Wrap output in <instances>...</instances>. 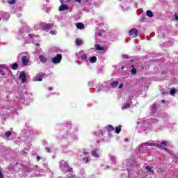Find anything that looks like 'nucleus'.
<instances>
[{
  "label": "nucleus",
  "mask_w": 178,
  "mask_h": 178,
  "mask_svg": "<svg viewBox=\"0 0 178 178\" xmlns=\"http://www.w3.org/2000/svg\"><path fill=\"white\" fill-rule=\"evenodd\" d=\"M17 1V0H8V3H9V5H15V3H16Z\"/></svg>",
  "instance_id": "c85d7f7f"
},
{
  "label": "nucleus",
  "mask_w": 178,
  "mask_h": 178,
  "mask_svg": "<svg viewBox=\"0 0 178 178\" xmlns=\"http://www.w3.org/2000/svg\"><path fill=\"white\" fill-rule=\"evenodd\" d=\"M19 55L22 56L21 59L22 63L24 65V66H27L29 63H30V55L26 54V53H22Z\"/></svg>",
  "instance_id": "20e7f679"
},
{
  "label": "nucleus",
  "mask_w": 178,
  "mask_h": 178,
  "mask_svg": "<svg viewBox=\"0 0 178 178\" xmlns=\"http://www.w3.org/2000/svg\"><path fill=\"white\" fill-rule=\"evenodd\" d=\"M0 178H5V177H3V174H2V170H0Z\"/></svg>",
  "instance_id": "58836bf2"
},
{
  "label": "nucleus",
  "mask_w": 178,
  "mask_h": 178,
  "mask_svg": "<svg viewBox=\"0 0 178 178\" xmlns=\"http://www.w3.org/2000/svg\"><path fill=\"white\" fill-rule=\"evenodd\" d=\"M41 159V157L40 156H37V161H40Z\"/></svg>",
  "instance_id": "37998d69"
},
{
  "label": "nucleus",
  "mask_w": 178,
  "mask_h": 178,
  "mask_svg": "<svg viewBox=\"0 0 178 178\" xmlns=\"http://www.w3.org/2000/svg\"><path fill=\"white\" fill-rule=\"evenodd\" d=\"M62 60V54H57L56 57H53L51 58V63H54V65H58V63H60Z\"/></svg>",
  "instance_id": "39448f33"
},
{
  "label": "nucleus",
  "mask_w": 178,
  "mask_h": 178,
  "mask_svg": "<svg viewBox=\"0 0 178 178\" xmlns=\"http://www.w3.org/2000/svg\"><path fill=\"white\" fill-rule=\"evenodd\" d=\"M2 17L3 19H5L6 20H8L10 16L9 15V13H2Z\"/></svg>",
  "instance_id": "6ab92c4d"
},
{
  "label": "nucleus",
  "mask_w": 178,
  "mask_h": 178,
  "mask_svg": "<svg viewBox=\"0 0 178 178\" xmlns=\"http://www.w3.org/2000/svg\"><path fill=\"white\" fill-rule=\"evenodd\" d=\"M132 163H133V161H131V160H129L127 161V168H129V166H130V165H131Z\"/></svg>",
  "instance_id": "f704fd0d"
},
{
  "label": "nucleus",
  "mask_w": 178,
  "mask_h": 178,
  "mask_svg": "<svg viewBox=\"0 0 178 178\" xmlns=\"http://www.w3.org/2000/svg\"><path fill=\"white\" fill-rule=\"evenodd\" d=\"M76 27L78 28L79 30H83L84 29V24L83 23H76Z\"/></svg>",
  "instance_id": "f3484780"
},
{
  "label": "nucleus",
  "mask_w": 178,
  "mask_h": 178,
  "mask_svg": "<svg viewBox=\"0 0 178 178\" xmlns=\"http://www.w3.org/2000/svg\"><path fill=\"white\" fill-rule=\"evenodd\" d=\"M95 47L96 48L97 51H104V49H105V48L102 47L99 44H96Z\"/></svg>",
  "instance_id": "5701e85b"
},
{
  "label": "nucleus",
  "mask_w": 178,
  "mask_h": 178,
  "mask_svg": "<svg viewBox=\"0 0 178 178\" xmlns=\"http://www.w3.org/2000/svg\"><path fill=\"white\" fill-rule=\"evenodd\" d=\"M175 19L177 22L178 21V15L177 14L175 15Z\"/></svg>",
  "instance_id": "ea45409f"
},
{
  "label": "nucleus",
  "mask_w": 178,
  "mask_h": 178,
  "mask_svg": "<svg viewBox=\"0 0 178 178\" xmlns=\"http://www.w3.org/2000/svg\"><path fill=\"white\" fill-rule=\"evenodd\" d=\"M96 140H97V143L99 144L102 140H104V135L102 134H99L96 135Z\"/></svg>",
  "instance_id": "9b49d317"
},
{
  "label": "nucleus",
  "mask_w": 178,
  "mask_h": 178,
  "mask_svg": "<svg viewBox=\"0 0 178 178\" xmlns=\"http://www.w3.org/2000/svg\"><path fill=\"white\" fill-rule=\"evenodd\" d=\"M106 129H107L108 131H113V130H115V128L113 127H112V125H108L106 127Z\"/></svg>",
  "instance_id": "a878e982"
},
{
  "label": "nucleus",
  "mask_w": 178,
  "mask_h": 178,
  "mask_svg": "<svg viewBox=\"0 0 178 178\" xmlns=\"http://www.w3.org/2000/svg\"><path fill=\"white\" fill-rule=\"evenodd\" d=\"M54 88H49V90L51 91Z\"/></svg>",
  "instance_id": "de8ad7c7"
},
{
  "label": "nucleus",
  "mask_w": 178,
  "mask_h": 178,
  "mask_svg": "<svg viewBox=\"0 0 178 178\" xmlns=\"http://www.w3.org/2000/svg\"><path fill=\"white\" fill-rule=\"evenodd\" d=\"M44 76H45V74H38L35 76L34 78V81H42V79H44Z\"/></svg>",
  "instance_id": "f8f14e48"
},
{
  "label": "nucleus",
  "mask_w": 178,
  "mask_h": 178,
  "mask_svg": "<svg viewBox=\"0 0 178 178\" xmlns=\"http://www.w3.org/2000/svg\"><path fill=\"white\" fill-rule=\"evenodd\" d=\"M42 29V30H51V29H52V24H47L45 26H44Z\"/></svg>",
  "instance_id": "dca6fc26"
},
{
  "label": "nucleus",
  "mask_w": 178,
  "mask_h": 178,
  "mask_svg": "<svg viewBox=\"0 0 178 178\" xmlns=\"http://www.w3.org/2000/svg\"><path fill=\"white\" fill-rule=\"evenodd\" d=\"M91 156L92 158H95V159H99L101 158L102 154H101V148L99 147H96L93 149L91 150L90 152Z\"/></svg>",
  "instance_id": "7ed1b4c3"
},
{
  "label": "nucleus",
  "mask_w": 178,
  "mask_h": 178,
  "mask_svg": "<svg viewBox=\"0 0 178 178\" xmlns=\"http://www.w3.org/2000/svg\"><path fill=\"white\" fill-rule=\"evenodd\" d=\"M67 177L68 178H76V176L74 175H72V174H69Z\"/></svg>",
  "instance_id": "c9c22d12"
},
{
  "label": "nucleus",
  "mask_w": 178,
  "mask_h": 178,
  "mask_svg": "<svg viewBox=\"0 0 178 178\" xmlns=\"http://www.w3.org/2000/svg\"><path fill=\"white\" fill-rule=\"evenodd\" d=\"M61 6L59 7L60 12H63V10H67L69 6L66 4H63V0H60Z\"/></svg>",
  "instance_id": "0eeeda50"
},
{
  "label": "nucleus",
  "mask_w": 178,
  "mask_h": 178,
  "mask_svg": "<svg viewBox=\"0 0 178 178\" xmlns=\"http://www.w3.org/2000/svg\"><path fill=\"white\" fill-rule=\"evenodd\" d=\"M124 69V67H122V70H123Z\"/></svg>",
  "instance_id": "603ef678"
},
{
  "label": "nucleus",
  "mask_w": 178,
  "mask_h": 178,
  "mask_svg": "<svg viewBox=\"0 0 178 178\" xmlns=\"http://www.w3.org/2000/svg\"><path fill=\"white\" fill-rule=\"evenodd\" d=\"M162 102H165V100H162Z\"/></svg>",
  "instance_id": "6e6d98bb"
},
{
  "label": "nucleus",
  "mask_w": 178,
  "mask_h": 178,
  "mask_svg": "<svg viewBox=\"0 0 178 178\" xmlns=\"http://www.w3.org/2000/svg\"><path fill=\"white\" fill-rule=\"evenodd\" d=\"M110 159L111 161H113V162H115V161L116 160V158L114 156L111 155L110 156Z\"/></svg>",
  "instance_id": "473e14b6"
},
{
  "label": "nucleus",
  "mask_w": 178,
  "mask_h": 178,
  "mask_svg": "<svg viewBox=\"0 0 178 178\" xmlns=\"http://www.w3.org/2000/svg\"><path fill=\"white\" fill-rule=\"evenodd\" d=\"M138 34V31L136 29H132L129 31V35L131 37H137V35Z\"/></svg>",
  "instance_id": "1a4fd4ad"
},
{
  "label": "nucleus",
  "mask_w": 178,
  "mask_h": 178,
  "mask_svg": "<svg viewBox=\"0 0 178 178\" xmlns=\"http://www.w3.org/2000/svg\"><path fill=\"white\" fill-rule=\"evenodd\" d=\"M97 62V58L95 56H92L90 58V63H95Z\"/></svg>",
  "instance_id": "393cba45"
},
{
  "label": "nucleus",
  "mask_w": 178,
  "mask_h": 178,
  "mask_svg": "<svg viewBox=\"0 0 178 178\" xmlns=\"http://www.w3.org/2000/svg\"><path fill=\"white\" fill-rule=\"evenodd\" d=\"M127 170H128V172H129V170H130V168H127Z\"/></svg>",
  "instance_id": "5fc2aeb1"
},
{
  "label": "nucleus",
  "mask_w": 178,
  "mask_h": 178,
  "mask_svg": "<svg viewBox=\"0 0 178 178\" xmlns=\"http://www.w3.org/2000/svg\"><path fill=\"white\" fill-rule=\"evenodd\" d=\"M146 15H147L148 17H152V16H154V13H152V11L148 10H147V12H146Z\"/></svg>",
  "instance_id": "412c9836"
},
{
  "label": "nucleus",
  "mask_w": 178,
  "mask_h": 178,
  "mask_svg": "<svg viewBox=\"0 0 178 178\" xmlns=\"http://www.w3.org/2000/svg\"><path fill=\"white\" fill-rule=\"evenodd\" d=\"M75 2H77L78 3H81V0H74Z\"/></svg>",
  "instance_id": "a19ab883"
},
{
  "label": "nucleus",
  "mask_w": 178,
  "mask_h": 178,
  "mask_svg": "<svg viewBox=\"0 0 178 178\" xmlns=\"http://www.w3.org/2000/svg\"><path fill=\"white\" fill-rule=\"evenodd\" d=\"M111 86L113 88H115L119 86V82H118V81H114L111 83Z\"/></svg>",
  "instance_id": "b1692460"
},
{
  "label": "nucleus",
  "mask_w": 178,
  "mask_h": 178,
  "mask_svg": "<svg viewBox=\"0 0 178 178\" xmlns=\"http://www.w3.org/2000/svg\"><path fill=\"white\" fill-rule=\"evenodd\" d=\"M29 38L31 39V38H33V35L32 34H29Z\"/></svg>",
  "instance_id": "c03bdc74"
},
{
  "label": "nucleus",
  "mask_w": 178,
  "mask_h": 178,
  "mask_svg": "<svg viewBox=\"0 0 178 178\" xmlns=\"http://www.w3.org/2000/svg\"><path fill=\"white\" fill-rule=\"evenodd\" d=\"M38 46H40V44H39V43H37V44H36V47H38Z\"/></svg>",
  "instance_id": "8fccbe9b"
},
{
  "label": "nucleus",
  "mask_w": 178,
  "mask_h": 178,
  "mask_svg": "<svg viewBox=\"0 0 178 178\" xmlns=\"http://www.w3.org/2000/svg\"><path fill=\"white\" fill-rule=\"evenodd\" d=\"M19 80H22V83H26V81L27 80V76L26 75V73H24V72H22L19 74Z\"/></svg>",
  "instance_id": "6e6552de"
},
{
  "label": "nucleus",
  "mask_w": 178,
  "mask_h": 178,
  "mask_svg": "<svg viewBox=\"0 0 178 178\" xmlns=\"http://www.w3.org/2000/svg\"><path fill=\"white\" fill-rule=\"evenodd\" d=\"M5 76V72L0 70V81L1 80H2V79H3Z\"/></svg>",
  "instance_id": "cd10ccee"
},
{
  "label": "nucleus",
  "mask_w": 178,
  "mask_h": 178,
  "mask_svg": "<svg viewBox=\"0 0 178 178\" xmlns=\"http://www.w3.org/2000/svg\"><path fill=\"white\" fill-rule=\"evenodd\" d=\"M106 168H107V169H109V166L107 165Z\"/></svg>",
  "instance_id": "3c124183"
},
{
  "label": "nucleus",
  "mask_w": 178,
  "mask_h": 178,
  "mask_svg": "<svg viewBox=\"0 0 178 178\" xmlns=\"http://www.w3.org/2000/svg\"><path fill=\"white\" fill-rule=\"evenodd\" d=\"M79 155L83 156V155H85V156H87V155H90V152L87 149H81L79 151Z\"/></svg>",
  "instance_id": "ddd939ff"
},
{
  "label": "nucleus",
  "mask_w": 178,
  "mask_h": 178,
  "mask_svg": "<svg viewBox=\"0 0 178 178\" xmlns=\"http://www.w3.org/2000/svg\"><path fill=\"white\" fill-rule=\"evenodd\" d=\"M131 74H136V71L135 68H132L131 70Z\"/></svg>",
  "instance_id": "72a5a7b5"
},
{
  "label": "nucleus",
  "mask_w": 178,
  "mask_h": 178,
  "mask_svg": "<svg viewBox=\"0 0 178 178\" xmlns=\"http://www.w3.org/2000/svg\"><path fill=\"white\" fill-rule=\"evenodd\" d=\"M154 108H155V106H152V109H154Z\"/></svg>",
  "instance_id": "09e8293b"
},
{
  "label": "nucleus",
  "mask_w": 178,
  "mask_h": 178,
  "mask_svg": "<svg viewBox=\"0 0 178 178\" xmlns=\"http://www.w3.org/2000/svg\"><path fill=\"white\" fill-rule=\"evenodd\" d=\"M123 88V84H120V86H119V88Z\"/></svg>",
  "instance_id": "a18cd8bd"
},
{
  "label": "nucleus",
  "mask_w": 178,
  "mask_h": 178,
  "mask_svg": "<svg viewBox=\"0 0 178 178\" xmlns=\"http://www.w3.org/2000/svg\"><path fill=\"white\" fill-rule=\"evenodd\" d=\"M150 146V147H159V148H163L164 149H167L168 147H169V142L167 141H163L161 143V145H156L155 143H145L143 144L140 146V149L144 148V147Z\"/></svg>",
  "instance_id": "f257e3e1"
},
{
  "label": "nucleus",
  "mask_w": 178,
  "mask_h": 178,
  "mask_svg": "<svg viewBox=\"0 0 178 178\" xmlns=\"http://www.w3.org/2000/svg\"><path fill=\"white\" fill-rule=\"evenodd\" d=\"M39 60H40V62L42 63H47V62H48L47 57H45V56H44L42 54L39 56Z\"/></svg>",
  "instance_id": "4468645a"
},
{
  "label": "nucleus",
  "mask_w": 178,
  "mask_h": 178,
  "mask_svg": "<svg viewBox=\"0 0 178 178\" xmlns=\"http://www.w3.org/2000/svg\"><path fill=\"white\" fill-rule=\"evenodd\" d=\"M46 149H47V152H51V149L46 147Z\"/></svg>",
  "instance_id": "79ce46f5"
},
{
  "label": "nucleus",
  "mask_w": 178,
  "mask_h": 178,
  "mask_svg": "<svg viewBox=\"0 0 178 178\" xmlns=\"http://www.w3.org/2000/svg\"><path fill=\"white\" fill-rule=\"evenodd\" d=\"M101 90H102V91H105V90H104V89H102V88H97V89H96V91H97V92H101Z\"/></svg>",
  "instance_id": "4c0bfd02"
},
{
  "label": "nucleus",
  "mask_w": 178,
  "mask_h": 178,
  "mask_svg": "<svg viewBox=\"0 0 178 178\" xmlns=\"http://www.w3.org/2000/svg\"><path fill=\"white\" fill-rule=\"evenodd\" d=\"M50 34H51V35H56V31H50Z\"/></svg>",
  "instance_id": "e433bc0d"
},
{
  "label": "nucleus",
  "mask_w": 178,
  "mask_h": 178,
  "mask_svg": "<svg viewBox=\"0 0 178 178\" xmlns=\"http://www.w3.org/2000/svg\"><path fill=\"white\" fill-rule=\"evenodd\" d=\"M115 131L116 133V134H119V133H120V131H122V126H118V127H116L115 129Z\"/></svg>",
  "instance_id": "aec40b11"
},
{
  "label": "nucleus",
  "mask_w": 178,
  "mask_h": 178,
  "mask_svg": "<svg viewBox=\"0 0 178 178\" xmlns=\"http://www.w3.org/2000/svg\"><path fill=\"white\" fill-rule=\"evenodd\" d=\"M17 67H19V64H17V63H13V64H12V65H11V69L13 70H16L17 69Z\"/></svg>",
  "instance_id": "4be33fe9"
},
{
  "label": "nucleus",
  "mask_w": 178,
  "mask_h": 178,
  "mask_svg": "<svg viewBox=\"0 0 178 178\" xmlns=\"http://www.w3.org/2000/svg\"><path fill=\"white\" fill-rule=\"evenodd\" d=\"M83 163H88L90 162V158L88 157H84L83 160Z\"/></svg>",
  "instance_id": "c756f323"
},
{
  "label": "nucleus",
  "mask_w": 178,
  "mask_h": 178,
  "mask_svg": "<svg viewBox=\"0 0 178 178\" xmlns=\"http://www.w3.org/2000/svg\"><path fill=\"white\" fill-rule=\"evenodd\" d=\"M76 45H77V47H80L81 45H83L84 44V41H83V40L76 38Z\"/></svg>",
  "instance_id": "2eb2a0df"
},
{
  "label": "nucleus",
  "mask_w": 178,
  "mask_h": 178,
  "mask_svg": "<svg viewBox=\"0 0 178 178\" xmlns=\"http://www.w3.org/2000/svg\"><path fill=\"white\" fill-rule=\"evenodd\" d=\"M6 137H10L12 136V133L10 131H7L6 133Z\"/></svg>",
  "instance_id": "2f4dec72"
},
{
  "label": "nucleus",
  "mask_w": 178,
  "mask_h": 178,
  "mask_svg": "<svg viewBox=\"0 0 178 178\" xmlns=\"http://www.w3.org/2000/svg\"><path fill=\"white\" fill-rule=\"evenodd\" d=\"M170 95H175V94H176V89L175 88L171 89V90L170 91Z\"/></svg>",
  "instance_id": "7c9ffc66"
},
{
  "label": "nucleus",
  "mask_w": 178,
  "mask_h": 178,
  "mask_svg": "<svg viewBox=\"0 0 178 178\" xmlns=\"http://www.w3.org/2000/svg\"><path fill=\"white\" fill-rule=\"evenodd\" d=\"M130 108V104L129 103H127V104H124L122 107H121V109L122 111H124L126 109H129Z\"/></svg>",
  "instance_id": "a211bd4d"
},
{
  "label": "nucleus",
  "mask_w": 178,
  "mask_h": 178,
  "mask_svg": "<svg viewBox=\"0 0 178 178\" xmlns=\"http://www.w3.org/2000/svg\"><path fill=\"white\" fill-rule=\"evenodd\" d=\"M59 163L60 170H62V172H65V173H67V172H73V168H70L69 163H67V161H65V160H62Z\"/></svg>",
  "instance_id": "f03ea898"
},
{
  "label": "nucleus",
  "mask_w": 178,
  "mask_h": 178,
  "mask_svg": "<svg viewBox=\"0 0 178 178\" xmlns=\"http://www.w3.org/2000/svg\"><path fill=\"white\" fill-rule=\"evenodd\" d=\"M76 56L77 59H80L81 60H86L87 59V54H84V51H81L76 54Z\"/></svg>",
  "instance_id": "423d86ee"
},
{
  "label": "nucleus",
  "mask_w": 178,
  "mask_h": 178,
  "mask_svg": "<svg viewBox=\"0 0 178 178\" xmlns=\"http://www.w3.org/2000/svg\"><path fill=\"white\" fill-rule=\"evenodd\" d=\"M145 169H146V170H147V172H149V173H150L151 175H154V170H152L151 169V167L147 166V167L145 168Z\"/></svg>",
  "instance_id": "bb28decb"
},
{
  "label": "nucleus",
  "mask_w": 178,
  "mask_h": 178,
  "mask_svg": "<svg viewBox=\"0 0 178 178\" xmlns=\"http://www.w3.org/2000/svg\"><path fill=\"white\" fill-rule=\"evenodd\" d=\"M67 1H68V2H69L70 0H67Z\"/></svg>",
  "instance_id": "4d7b16f0"
},
{
  "label": "nucleus",
  "mask_w": 178,
  "mask_h": 178,
  "mask_svg": "<svg viewBox=\"0 0 178 178\" xmlns=\"http://www.w3.org/2000/svg\"><path fill=\"white\" fill-rule=\"evenodd\" d=\"M77 133H79V128L76 127H73L69 130L70 134H77Z\"/></svg>",
  "instance_id": "9d476101"
},
{
  "label": "nucleus",
  "mask_w": 178,
  "mask_h": 178,
  "mask_svg": "<svg viewBox=\"0 0 178 178\" xmlns=\"http://www.w3.org/2000/svg\"><path fill=\"white\" fill-rule=\"evenodd\" d=\"M98 35H99V37H102V33H98Z\"/></svg>",
  "instance_id": "49530a36"
},
{
  "label": "nucleus",
  "mask_w": 178,
  "mask_h": 178,
  "mask_svg": "<svg viewBox=\"0 0 178 178\" xmlns=\"http://www.w3.org/2000/svg\"><path fill=\"white\" fill-rule=\"evenodd\" d=\"M76 140H79V138L76 137Z\"/></svg>",
  "instance_id": "864d4df0"
}]
</instances>
